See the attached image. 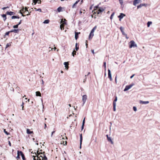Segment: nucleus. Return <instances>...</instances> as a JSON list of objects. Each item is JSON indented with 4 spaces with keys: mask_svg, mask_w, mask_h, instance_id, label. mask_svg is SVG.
<instances>
[{
    "mask_svg": "<svg viewBox=\"0 0 160 160\" xmlns=\"http://www.w3.org/2000/svg\"><path fill=\"white\" fill-rule=\"evenodd\" d=\"M34 9L36 11H39V12H42L41 9L40 8L37 9L36 8H34Z\"/></svg>",
    "mask_w": 160,
    "mask_h": 160,
    "instance_id": "f704fd0d",
    "label": "nucleus"
},
{
    "mask_svg": "<svg viewBox=\"0 0 160 160\" xmlns=\"http://www.w3.org/2000/svg\"><path fill=\"white\" fill-rule=\"evenodd\" d=\"M124 35L125 36L126 38L127 39H128L129 38L127 36V34H125Z\"/></svg>",
    "mask_w": 160,
    "mask_h": 160,
    "instance_id": "4d7b16f0",
    "label": "nucleus"
},
{
    "mask_svg": "<svg viewBox=\"0 0 160 160\" xmlns=\"http://www.w3.org/2000/svg\"><path fill=\"white\" fill-rule=\"evenodd\" d=\"M134 75H135V74H134L132 75V76H131L130 77V78L131 79V78H132L134 77Z\"/></svg>",
    "mask_w": 160,
    "mask_h": 160,
    "instance_id": "bf43d9fd",
    "label": "nucleus"
},
{
    "mask_svg": "<svg viewBox=\"0 0 160 160\" xmlns=\"http://www.w3.org/2000/svg\"><path fill=\"white\" fill-rule=\"evenodd\" d=\"M129 43H130V44L129 45V48H131L132 47H137V44L135 43V42L133 40L131 41Z\"/></svg>",
    "mask_w": 160,
    "mask_h": 160,
    "instance_id": "f03ea898",
    "label": "nucleus"
},
{
    "mask_svg": "<svg viewBox=\"0 0 160 160\" xmlns=\"http://www.w3.org/2000/svg\"><path fill=\"white\" fill-rule=\"evenodd\" d=\"M133 110L135 111H136L137 110V108L135 106L133 107Z\"/></svg>",
    "mask_w": 160,
    "mask_h": 160,
    "instance_id": "8fccbe9b",
    "label": "nucleus"
},
{
    "mask_svg": "<svg viewBox=\"0 0 160 160\" xmlns=\"http://www.w3.org/2000/svg\"><path fill=\"white\" fill-rule=\"evenodd\" d=\"M82 134H80V148H81V145L82 143Z\"/></svg>",
    "mask_w": 160,
    "mask_h": 160,
    "instance_id": "4468645a",
    "label": "nucleus"
},
{
    "mask_svg": "<svg viewBox=\"0 0 160 160\" xmlns=\"http://www.w3.org/2000/svg\"><path fill=\"white\" fill-rule=\"evenodd\" d=\"M62 10V8L61 7H59L57 9V11L58 12H60Z\"/></svg>",
    "mask_w": 160,
    "mask_h": 160,
    "instance_id": "473e14b6",
    "label": "nucleus"
},
{
    "mask_svg": "<svg viewBox=\"0 0 160 160\" xmlns=\"http://www.w3.org/2000/svg\"><path fill=\"white\" fill-rule=\"evenodd\" d=\"M18 25L17 24V25L13 26V28H18Z\"/></svg>",
    "mask_w": 160,
    "mask_h": 160,
    "instance_id": "49530a36",
    "label": "nucleus"
},
{
    "mask_svg": "<svg viewBox=\"0 0 160 160\" xmlns=\"http://www.w3.org/2000/svg\"><path fill=\"white\" fill-rule=\"evenodd\" d=\"M27 133L28 134H31L33 133V131H30L28 129H27Z\"/></svg>",
    "mask_w": 160,
    "mask_h": 160,
    "instance_id": "412c9836",
    "label": "nucleus"
},
{
    "mask_svg": "<svg viewBox=\"0 0 160 160\" xmlns=\"http://www.w3.org/2000/svg\"><path fill=\"white\" fill-rule=\"evenodd\" d=\"M103 66L104 67L105 70H106V62H103Z\"/></svg>",
    "mask_w": 160,
    "mask_h": 160,
    "instance_id": "de8ad7c7",
    "label": "nucleus"
},
{
    "mask_svg": "<svg viewBox=\"0 0 160 160\" xmlns=\"http://www.w3.org/2000/svg\"><path fill=\"white\" fill-rule=\"evenodd\" d=\"M87 99V97L86 95H83L82 97V101L83 102L82 106L84 105Z\"/></svg>",
    "mask_w": 160,
    "mask_h": 160,
    "instance_id": "39448f33",
    "label": "nucleus"
},
{
    "mask_svg": "<svg viewBox=\"0 0 160 160\" xmlns=\"http://www.w3.org/2000/svg\"><path fill=\"white\" fill-rule=\"evenodd\" d=\"M63 144L64 145H66L67 144V142L66 141L65 142H63Z\"/></svg>",
    "mask_w": 160,
    "mask_h": 160,
    "instance_id": "5fc2aeb1",
    "label": "nucleus"
},
{
    "mask_svg": "<svg viewBox=\"0 0 160 160\" xmlns=\"http://www.w3.org/2000/svg\"><path fill=\"white\" fill-rule=\"evenodd\" d=\"M56 49V48L55 47L54 48H51V50H52V49H53L54 50H55Z\"/></svg>",
    "mask_w": 160,
    "mask_h": 160,
    "instance_id": "0e129e2a",
    "label": "nucleus"
},
{
    "mask_svg": "<svg viewBox=\"0 0 160 160\" xmlns=\"http://www.w3.org/2000/svg\"><path fill=\"white\" fill-rule=\"evenodd\" d=\"M2 17H3L4 18V19H3L4 21H5L7 19V17H6V15L5 14H2Z\"/></svg>",
    "mask_w": 160,
    "mask_h": 160,
    "instance_id": "393cba45",
    "label": "nucleus"
},
{
    "mask_svg": "<svg viewBox=\"0 0 160 160\" xmlns=\"http://www.w3.org/2000/svg\"><path fill=\"white\" fill-rule=\"evenodd\" d=\"M64 64L65 66V67L66 68H67V67L68 68V62H65L64 63Z\"/></svg>",
    "mask_w": 160,
    "mask_h": 160,
    "instance_id": "bb28decb",
    "label": "nucleus"
},
{
    "mask_svg": "<svg viewBox=\"0 0 160 160\" xmlns=\"http://www.w3.org/2000/svg\"><path fill=\"white\" fill-rule=\"evenodd\" d=\"M45 152H43V158H42V160H47V158L45 156Z\"/></svg>",
    "mask_w": 160,
    "mask_h": 160,
    "instance_id": "f3484780",
    "label": "nucleus"
},
{
    "mask_svg": "<svg viewBox=\"0 0 160 160\" xmlns=\"http://www.w3.org/2000/svg\"><path fill=\"white\" fill-rule=\"evenodd\" d=\"M140 1V0H134L133 1V4L136 6L137 4L139 3Z\"/></svg>",
    "mask_w": 160,
    "mask_h": 160,
    "instance_id": "6e6552de",
    "label": "nucleus"
},
{
    "mask_svg": "<svg viewBox=\"0 0 160 160\" xmlns=\"http://www.w3.org/2000/svg\"><path fill=\"white\" fill-rule=\"evenodd\" d=\"M105 8H104L102 7H100L98 10V11H97L96 13L98 14H99L100 13L102 12H103L105 9Z\"/></svg>",
    "mask_w": 160,
    "mask_h": 160,
    "instance_id": "20e7f679",
    "label": "nucleus"
},
{
    "mask_svg": "<svg viewBox=\"0 0 160 160\" xmlns=\"http://www.w3.org/2000/svg\"><path fill=\"white\" fill-rule=\"evenodd\" d=\"M66 20L65 19H64V20H63V19H62L61 20V21L60 22L61 24H63V25H64L65 24H66Z\"/></svg>",
    "mask_w": 160,
    "mask_h": 160,
    "instance_id": "2eb2a0df",
    "label": "nucleus"
},
{
    "mask_svg": "<svg viewBox=\"0 0 160 160\" xmlns=\"http://www.w3.org/2000/svg\"><path fill=\"white\" fill-rule=\"evenodd\" d=\"M80 33V32L78 33V32H75V38L76 40H77V39L78 38V34H79V33Z\"/></svg>",
    "mask_w": 160,
    "mask_h": 160,
    "instance_id": "a211bd4d",
    "label": "nucleus"
},
{
    "mask_svg": "<svg viewBox=\"0 0 160 160\" xmlns=\"http://www.w3.org/2000/svg\"><path fill=\"white\" fill-rule=\"evenodd\" d=\"M77 45L78 43H77L75 45V49L76 50V51H78L79 49V47H78L77 46Z\"/></svg>",
    "mask_w": 160,
    "mask_h": 160,
    "instance_id": "c9c22d12",
    "label": "nucleus"
},
{
    "mask_svg": "<svg viewBox=\"0 0 160 160\" xmlns=\"http://www.w3.org/2000/svg\"><path fill=\"white\" fill-rule=\"evenodd\" d=\"M35 153L36 155H37V160H41V158L42 159V158L43 156V153L39 152L38 151H37V153L36 154L35 152Z\"/></svg>",
    "mask_w": 160,
    "mask_h": 160,
    "instance_id": "f257e3e1",
    "label": "nucleus"
},
{
    "mask_svg": "<svg viewBox=\"0 0 160 160\" xmlns=\"http://www.w3.org/2000/svg\"><path fill=\"white\" fill-rule=\"evenodd\" d=\"M8 144H9V145L10 146H11V143L10 142V141H8Z\"/></svg>",
    "mask_w": 160,
    "mask_h": 160,
    "instance_id": "680f3d73",
    "label": "nucleus"
},
{
    "mask_svg": "<svg viewBox=\"0 0 160 160\" xmlns=\"http://www.w3.org/2000/svg\"><path fill=\"white\" fill-rule=\"evenodd\" d=\"M49 22V20L48 19H47V20H45L43 22V23L47 24V23H48Z\"/></svg>",
    "mask_w": 160,
    "mask_h": 160,
    "instance_id": "c756f323",
    "label": "nucleus"
},
{
    "mask_svg": "<svg viewBox=\"0 0 160 160\" xmlns=\"http://www.w3.org/2000/svg\"><path fill=\"white\" fill-rule=\"evenodd\" d=\"M80 1V0H78L76 1V2L72 6V8H75V6L77 4V3Z\"/></svg>",
    "mask_w": 160,
    "mask_h": 160,
    "instance_id": "4be33fe9",
    "label": "nucleus"
},
{
    "mask_svg": "<svg viewBox=\"0 0 160 160\" xmlns=\"http://www.w3.org/2000/svg\"><path fill=\"white\" fill-rule=\"evenodd\" d=\"M33 157H34V158H33V160H37V158L36 159V157H34V156H33Z\"/></svg>",
    "mask_w": 160,
    "mask_h": 160,
    "instance_id": "e2e57ef3",
    "label": "nucleus"
},
{
    "mask_svg": "<svg viewBox=\"0 0 160 160\" xmlns=\"http://www.w3.org/2000/svg\"><path fill=\"white\" fill-rule=\"evenodd\" d=\"M107 139L108 141L110 142L112 144H113V142L110 137H108Z\"/></svg>",
    "mask_w": 160,
    "mask_h": 160,
    "instance_id": "b1692460",
    "label": "nucleus"
},
{
    "mask_svg": "<svg viewBox=\"0 0 160 160\" xmlns=\"http://www.w3.org/2000/svg\"><path fill=\"white\" fill-rule=\"evenodd\" d=\"M96 27H97V26H95L92 28V29L91 30L92 33H94L95 30L96 28Z\"/></svg>",
    "mask_w": 160,
    "mask_h": 160,
    "instance_id": "2f4dec72",
    "label": "nucleus"
},
{
    "mask_svg": "<svg viewBox=\"0 0 160 160\" xmlns=\"http://www.w3.org/2000/svg\"><path fill=\"white\" fill-rule=\"evenodd\" d=\"M147 5V4L145 3L141 4L139 6H138L137 8H141L143 6H146Z\"/></svg>",
    "mask_w": 160,
    "mask_h": 160,
    "instance_id": "9d476101",
    "label": "nucleus"
},
{
    "mask_svg": "<svg viewBox=\"0 0 160 160\" xmlns=\"http://www.w3.org/2000/svg\"><path fill=\"white\" fill-rule=\"evenodd\" d=\"M113 110L114 111H116V104H113Z\"/></svg>",
    "mask_w": 160,
    "mask_h": 160,
    "instance_id": "4c0bfd02",
    "label": "nucleus"
},
{
    "mask_svg": "<svg viewBox=\"0 0 160 160\" xmlns=\"http://www.w3.org/2000/svg\"><path fill=\"white\" fill-rule=\"evenodd\" d=\"M9 8V7H3V8H2V9L3 10H4V9H6L7 8Z\"/></svg>",
    "mask_w": 160,
    "mask_h": 160,
    "instance_id": "6e6d98bb",
    "label": "nucleus"
},
{
    "mask_svg": "<svg viewBox=\"0 0 160 160\" xmlns=\"http://www.w3.org/2000/svg\"><path fill=\"white\" fill-rule=\"evenodd\" d=\"M108 78H109L110 81H112V75L111 72V71L110 69H108Z\"/></svg>",
    "mask_w": 160,
    "mask_h": 160,
    "instance_id": "423d86ee",
    "label": "nucleus"
},
{
    "mask_svg": "<svg viewBox=\"0 0 160 160\" xmlns=\"http://www.w3.org/2000/svg\"><path fill=\"white\" fill-rule=\"evenodd\" d=\"M4 132L7 135H8L10 134L9 133L6 131L5 129H4Z\"/></svg>",
    "mask_w": 160,
    "mask_h": 160,
    "instance_id": "e433bc0d",
    "label": "nucleus"
},
{
    "mask_svg": "<svg viewBox=\"0 0 160 160\" xmlns=\"http://www.w3.org/2000/svg\"><path fill=\"white\" fill-rule=\"evenodd\" d=\"M76 51H75V50H74L73 51V52H72V55L73 57H74V55H76Z\"/></svg>",
    "mask_w": 160,
    "mask_h": 160,
    "instance_id": "72a5a7b5",
    "label": "nucleus"
},
{
    "mask_svg": "<svg viewBox=\"0 0 160 160\" xmlns=\"http://www.w3.org/2000/svg\"><path fill=\"white\" fill-rule=\"evenodd\" d=\"M24 104V103L23 102H22V104L21 105V106L22 107V110H23V107H24V106H23V105Z\"/></svg>",
    "mask_w": 160,
    "mask_h": 160,
    "instance_id": "864d4df0",
    "label": "nucleus"
},
{
    "mask_svg": "<svg viewBox=\"0 0 160 160\" xmlns=\"http://www.w3.org/2000/svg\"><path fill=\"white\" fill-rule=\"evenodd\" d=\"M33 3H34V5H35L38 2V1L36 0H32Z\"/></svg>",
    "mask_w": 160,
    "mask_h": 160,
    "instance_id": "c03bdc74",
    "label": "nucleus"
},
{
    "mask_svg": "<svg viewBox=\"0 0 160 160\" xmlns=\"http://www.w3.org/2000/svg\"><path fill=\"white\" fill-rule=\"evenodd\" d=\"M19 31L20 30L19 29H14L12 30H11L10 31V32H14L15 33H18Z\"/></svg>",
    "mask_w": 160,
    "mask_h": 160,
    "instance_id": "1a4fd4ad",
    "label": "nucleus"
},
{
    "mask_svg": "<svg viewBox=\"0 0 160 160\" xmlns=\"http://www.w3.org/2000/svg\"><path fill=\"white\" fill-rule=\"evenodd\" d=\"M117 97H116L115 98V99L113 102V104H116V102L117 101Z\"/></svg>",
    "mask_w": 160,
    "mask_h": 160,
    "instance_id": "7c9ffc66",
    "label": "nucleus"
},
{
    "mask_svg": "<svg viewBox=\"0 0 160 160\" xmlns=\"http://www.w3.org/2000/svg\"><path fill=\"white\" fill-rule=\"evenodd\" d=\"M20 13L22 12H25V10L24 8L23 7L19 11Z\"/></svg>",
    "mask_w": 160,
    "mask_h": 160,
    "instance_id": "37998d69",
    "label": "nucleus"
},
{
    "mask_svg": "<svg viewBox=\"0 0 160 160\" xmlns=\"http://www.w3.org/2000/svg\"><path fill=\"white\" fill-rule=\"evenodd\" d=\"M17 154H18V155L17 156V157H16V158L17 159H19L20 158V151H18V153H17Z\"/></svg>",
    "mask_w": 160,
    "mask_h": 160,
    "instance_id": "a878e982",
    "label": "nucleus"
},
{
    "mask_svg": "<svg viewBox=\"0 0 160 160\" xmlns=\"http://www.w3.org/2000/svg\"><path fill=\"white\" fill-rule=\"evenodd\" d=\"M24 9L25 10V13L27 12H28V10L27 8L25 7Z\"/></svg>",
    "mask_w": 160,
    "mask_h": 160,
    "instance_id": "a18cd8bd",
    "label": "nucleus"
},
{
    "mask_svg": "<svg viewBox=\"0 0 160 160\" xmlns=\"http://www.w3.org/2000/svg\"><path fill=\"white\" fill-rule=\"evenodd\" d=\"M85 123V118H84L83 120L82 121V129H83L84 128V124Z\"/></svg>",
    "mask_w": 160,
    "mask_h": 160,
    "instance_id": "6ab92c4d",
    "label": "nucleus"
},
{
    "mask_svg": "<svg viewBox=\"0 0 160 160\" xmlns=\"http://www.w3.org/2000/svg\"><path fill=\"white\" fill-rule=\"evenodd\" d=\"M36 96H41V93L39 91H37L36 92Z\"/></svg>",
    "mask_w": 160,
    "mask_h": 160,
    "instance_id": "5701e85b",
    "label": "nucleus"
},
{
    "mask_svg": "<svg viewBox=\"0 0 160 160\" xmlns=\"http://www.w3.org/2000/svg\"><path fill=\"white\" fill-rule=\"evenodd\" d=\"M91 52H92V53L93 54L94 53V50H92Z\"/></svg>",
    "mask_w": 160,
    "mask_h": 160,
    "instance_id": "774afa93",
    "label": "nucleus"
},
{
    "mask_svg": "<svg viewBox=\"0 0 160 160\" xmlns=\"http://www.w3.org/2000/svg\"><path fill=\"white\" fill-rule=\"evenodd\" d=\"M6 14L7 15H8L10 16H11L14 14V12L11 11L10 12H8V11L6 12Z\"/></svg>",
    "mask_w": 160,
    "mask_h": 160,
    "instance_id": "dca6fc26",
    "label": "nucleus"
},
{
    "mask_svg": "<svg viewBox=\"0 0 160 160\" xmlns=\"http://www.w3.org/2000/svg\"><path fill=\"white\" fill-rule=\"evenodd\" d=\"M120 29L123 35H124L125 34H126L123 31L124 29V28H123L122 27H120Z\"/></svg>",
    "mask_w": 160,
    "mask_h": 160,
    "instance_id": "f8f14e48",
    "label": "nucleus"
},
{
    "mask_svg": "<svg viewBox=\"0 0 160 160\" xmlns=\"http://www.w3.org/2000/svg\"><path fill=\"white\" fill-rule=\"evenodd\" d=\"M114 12H113L112 14L111 15V16L110 17V18L111 19H112V18H113V16H114Z\"/></svg>",
    "mask_w": 160,
    "mask_h": 160,
    "instance_id": "58836bf2",
    "label": "nucleus"
},
{
    "mask_svg": "<svg viewBox=\"0 0 160 160\" xmlns=\"http://www.w3.org/2000/svg\"><path fill=\"white\" fill-rule=\"evenodd\" d=\"M152 23L151 22H148L147 23V26L148 27H149L150 26V24Z\"/></svg>",
    "mask_w": 160,
    "mask_h": 160,
    "instance_id": "ea45409f",
    "label": "nucleus"
},
{
    "mask_svg": "<svg viewBox=\"0 0 160 160\" xmlns=\"http://www.w3.org/2000/svg\"><path fill=\"white\" fill-rule=\"evenodd\" d=\"M87 42H88L87 41H86V48H87V47H88V43H87Z\"/></svg>",
    "mask_w": 160,
    "mask_h": 160,
    "instance_id": "13d9d810",
    "label": "nucleus"
},
{
    "mask_svg": "<svg viewBox=\"0 0 160 160\" xmlns=\"http://www.w3.org/2000/svg\"><path fill=\"white\" fill-rule=\"evenodd\" d=\"M11 45L9 43H7L6 45V48H7L9 47Z\"/></svg>",
    "mask_w": 160,
    "mask_h": 160,
    "instance_id": "603ef678",
    "label": "nucleus"
},
{
    "mask_svg": "<svg viewBox=\"0 0 160 160\" xmlns=\"http://www.w3.org/2000/svg\"><path fill=\"white\" fill-rule=\"evenodd\" d=\"M85 78L84 79L83 81V82L84 83L86 81V79H87L86 75H85Z\"/></svg>",
    "mask_w": 160,
    "mask_h": 160,
    "instance_id": "3c124183",
    "label": "nucleus"
},
{
    "mask_svg": "<svg viewBox=\"0 0 160 160\" xmlns=\"http://www.w3.org/2000/svg\"><path fill=\"white\" fill-rule=\"evenodd\" d=\"M93 33H92V31H91V32L89 35V39H90L92 38V37L93 36Z\"/></svg>",
    "mask_w": 160,
    "mask_h": 160,
    "instance_id": "aec40b11",
    "label": "nucleus"
},
{
    "mask_svg": "<svg viewBox=\"0 0 160 160\" xmlns=\"http://www.w3.org/2000/svg\"><path fill=\"white\" fill-rule=\"evenodd\" d=\"M124 16H125V15L122 13H121L120 15L118 16V17L119 18V20L121 21V19H122Z\"/></svg>",
    "mask_w": 160,
    "mask_h": 160,
    "instance_id": "0eeeda50",
    "label": "nucleus"
},
{
    "mask_svg": "<svg viewBox=\"0 0 160 160\" xmlns=\"http://www.w3.org/2000/svg\"><path fill=\"white\" fill-rule=\"evenodd\" d=\"M12 19L19 18V17L18 16H13L11 17Z\"/></svg>",
    "mask_w": 160,
    "mask_h": 160,
    "instance_id": "cd10ccee",
    "label": "nucleus"
},
{
    "mask_svg": "<svg viewBox=\"0 0 160 160\" xmlns=\"http://www.w3.org/2000/svg\"><path fill=\"white\" fill-rule=\"evenodd\" d=\"M64 25L63 24H61L60 25V28L61 30H63L64 29Z\"/></svg>",
    "mask_w": 160,
    "mask_h": 160,
    "instance_id": "c85d7f7f",
    "label": "nucleus"
},
{
    "mask_svg": "<svg viewBox=\"0 0 160 160\" xmlns=\"http://www.w3.org/2000/svg\"><path fill=\"white\" fill-rule=\"evenodd\" d=\"M55 132V131H53V132H52V133H51V136L52 137V135Z\"/></svg>",
    "mask_w": 160,
    "mask_h": 160,
    "instance_id": "052dcab7",
    "label": "nucleus"
},
{
    "mask_svg": "<svg viewBox=\"0 0 160 160\" xmlns=\"http://www.w3.org/2000/svg\"><path fill=\"white\" fill-rule=\"evenodd\" d=\"M20 154L22 156L23 160H26L24 154H23V152L21 151H20Z\"/></svg>",
    "mask_w": 160,
    "mask_h": 160,
    "instance_id": "9b49d317",
    "label": "nucleus"
},
{
    "mask_svg": "<svg viewBox=\"0 0 160 160\" xmlns=\"http://www.w3.org/2000/svg\"><path fill=\"white\" fill-rule=\"evenodd\" d=\"M134 84L133 83H132L131 84L129 85H127L124 89V91H128L129 89L131 88L133 85H134Z\"/></svg>",
    "mask_w": 160,
    "mask_h": 160,
    "instance_id": "7ed1b4c3",
    "label": "nucleus"
},
{
    "mask_svg": "<svg viewBox=\"0 0 160 160\" xmlns=\"http://www.w3.org/2000/svg\"><path fill=\"white\" fill-rule=\"evenodd\" d=\"M149 103V102L148 101H140V103L141 104H146Z\"/></svg>",
    "mask_w": 160,
    "mask_h": 160,
    "instance_id": "ddd939ff",
    "label": "nucleus"
},
{
    "mask_svg": "<svg viewBox=\"0 0 160 160\" xmlns=\"http://www.w3.org/2000/svg\"><path fill=\"white\" fill-rule=\"evenodd\" d=\"M21 21L22 20H20V22L18 23V25H19L21 23Z\"/></svg>",
    "mask_w": 160,
    "mask_h": 160,
    "instance_id": "69168bd1",
    "label": "nucleus"
},
{
    "mask_svg": "<svg viewBox=\"0 0 160 160\" xmlns=\"http://www.w3.org/2000/svg\"><path fill=\"white\" fill-rule=\"evenodd\" d=\"M38 3H41V1L38 0Z\"/></svg>",
    "mask_w": 160,
    "mask_h": 160,
    "instance_id": "338daca9",
    "label": "nucleus"
},
{
    "mask_svg": "<svg viewBox=\"0 0 160 160\" xmlns=\"http://www.w3.org/2000/svg\"><path fill=\"white\" fill-rule=\"evenodd\" d=\"M10 32H10V31H8V32H7L5 34V36H6V35H8L9 33Z\"/></svg>",
    "mask_w": 160,
    "mask_h": 160,
    "instance_id": "79ce46f5",
    "label": "nucleus"
},
{
    "mask_svg": "<svg viewBox=\"0 0 160 160\" xmlns=\"http://www.w3.org/2000/svg\"><path fill=\"white\" fill-rule=\"evenodd\" d=\"M119 3L121 4V5H122V4L123 3L122 0H119Z\"/></svg>",
    "mask_w": 160,
    "mask_h": 160,
    "instance_id": "09e8293b",
    "label": "nucleus"
},
{
    "mask_svg": "<svg viewBox=\"0 0 160 160\" xmlns=\"http://www.w3.org/2000/svg\"><path fill=\"white\" fill-rule=\"evenodd\" d=\"M99 7H99V5H98L97 6H96L94 7V8H95L94 10H96V9H97L98 8L99 9Z\"/></svg>",
    "mask_w": 160,
    "mask_h": 160,
    "instance_id": "a19ab883",
    "label": "nucleus"
}]
</instances>
